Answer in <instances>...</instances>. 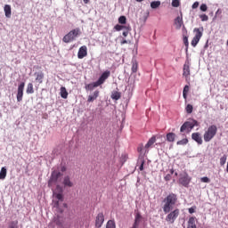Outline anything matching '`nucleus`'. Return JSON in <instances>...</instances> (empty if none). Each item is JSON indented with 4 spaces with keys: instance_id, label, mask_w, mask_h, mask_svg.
<instances>
[{
    "instance_id": "nucleus-1",
    "label": "nucleus",
    "mask_w": 228,
    "mask_h": 228,
    "mask_svg": "<svg viewBox=\"0 0 228 228\" xmlns=\"http://www.w3.org/2000/svg\"><path fill=\"white\" fill-rule=\"evenodd\" d=\"M163 211L167 215V213H170L172 209H174V206L177 204V194L171 192L169 193L164 200Z\"/></svg>"
},
{
    "instance_id": "nucleus-2",
    "label": "nucleus",
    "mask_w": 228,
    "mask_h": 228,
    "mask_svg": "<svg viewBox=\"0 0 228 228\" xmlns=\"http://www.w3.org/2000/svg\"><path fill=\"white\" fill-rule=\"evenodd\" d=\"M216 133H218V127H216V125L209 126L203 134L204 142H211L215 136H216Z\"/></svg>"
},
{
    "instance_id": "nucleus-3",
    "label": "nucleus",
    "mask_w": 228,
    "mask_h": 228,
    "mask_svg": "<svg viewBox=\"0 0 228 228\" xmlns=\"http://www.w3.org/2000/svg\"><path fill=\"white\" fill-rule=\"evenodd\" d=\"M80 35L81 29L79 28H74L63 37L62 42L69 44L73 42V40H76L77 37H79Z\"/></svg>"
},
{
    "instance_id": "nucleus-4",
    "label": "nucleus",
    "mask_w": 228,
    "mask_h": 228,
    "mask_svg": "<svg viewBox=\"0 0 228 228\" xmlns=\"http://www.w3.org/2000/svg\"><path fill=\"white\" fill-rule=\"evenodd\" d=\"M195 126H199V122L197 120L193 119L192 121H186L182 125L180 132L184 133V131H186V133H190Z\"/></svg>"
},
{
    "instance_id": "nucleus-5",
    "label": "nucleus",
    "mask_w": 228,
    "mask_h": 228,
    "mask_svg": "<svg viewBox=\"0 0 228 228\" xmlns=\"http://www.w3.org/2000/svg\"><path fill=\"white\" fill-rule=\"evenodd\" d=\"M195 36L191 40V45H192V47H197V44H199V42H200V38H202V32L204 31V28H194L193 29Z\"/></svg>"
},
{
    "instance_id": "nucleus-6",
    "label": "nucleus",
    "mask_w": 228,
    "mask_h": 228,
    "mask_svg": "<svg viewBox=\"0 0 228 228\" xmlns=\"http://www.w3.org/2000/svg\"><path fill=\"white\" fill-rule=\"evenodd\" d=\"M168 213L169 214L166 216V221H167L169 224H174L175 220H177L181 210H179V208H175V210H171Z\"/></svg>"
},
{
    "instance_id": "nucleus-7",
    "label": "nucleus",
    "mask_w": 228,
    "mask_h": 228,
    "mask_svg": "<svg viewBox=\"0 0 228 228\" xmlns=\"http://www.w3.org/2000/svg\"><path fill=\"white\" fill-rule=\"evenodd\" d=\"M61 175V174L60 173V171L52 172L50 180L48 182V186H51L53 184H56L58 183V179H60Z\"/></svg>"
},
{
    "instance_id": "nucleus-8",
    "label": "nucleus",
    "mask_w": 228,
    "mask_h": 228,
    "mask_svg": "<svg viewBox=\"0 0 228 228\" xmlns=\"http://www.w3.org/2000/svg\"><path fill=\"white\" fill-rule=\"evenodd\" d=\"M110 76H111V71L110 70H106L104 71L101 77H99V79L96 81V83L101 86V85H104V82L106 81V79H108V77H110Z\"/></svg>"
},
{
    "instance_id": "nucleus-9",
    "label": "nucleus",
    "mask_w": 228,
    "mask_h": 228,
    "mask_svg": "<svg viewBox=\"0 0 228 228\" xmlns=\"http://www.w3.org/2000/svg\"><path fill=\"white\" fill-rule=\"evenodd\" d=\"M87 55H88V48L86 47V45L81 46L77 53L78 60H83V58L86 57Z\"/></svg>"
},
{
    "instance_id": "nucleus-10",
    "label": "nucleus",
    "mask_w": 228,
    "mask_h": 228,
    "mask_svg": "<svg viewBox=\"0 0 228 228\" xmlns=\"http://www.w3.org/2000/svg\"><path fill=\"white\" fill-rule=\"evenodd\" d=\"M56 190L57 191H59V193L53 192V197L57 199V200H61V202H63V189L61 188V186L57 185Z\"/></svg>"
},
{
    "instance_id": "nucleus-11",
    "label": "nucleus",
    "mask_w": 228,
    "mask_h": 228,
    "mask_svg": "<svg viewBox=\"0 0 228 228\" xmlns=\"http://www.w3.org/2000/svg\"><path fill=\"white\" fill-rule=\"evenodd\" d=\"M24 86H25L24 82H22L18 86V93H17V101H18V102H20V101H22V97L24 95Z\"/></svg>"
},
{
    "instance_id": "nucleus-12",
    "label": "nucleus",
    "mask_w": 228,
    "mask_h": 228,
    "mask_svg": "<svg viewBox=\"0 0 228 228\" xmlns=\"http://www.w3.org/2000/svg\"><path fill=\"white\" fill-rule=\"evenodd\" d=\"M191 181V178H190L188 175H185L179 178L180 184H182V186H184L185 188H188V185L190 184Z\"/></svg>"
},
{
    "instance_id": "nucleus-13",
    "label": "nucleus",
    "mask_w": 228,
    "mask_h": 228,
    "mask_svg": "<svg viewBox=\"0 0 228 228\" xmlns=\"http://www.w3.org/2000/svg\"><path fill=\"white\" fill-rule=\"evenodd\" d=\"M103 224H104V214L101 212L96 216L95 225L96 227L100 228V227H102Z\"/></svg>"
},
{
    "instance_id": "nucleus-14",
    "label": "nucleus",
    "mask_w": 228,
    "mask_h": 228,
    "mask_svg": "<svg viewBox=\"0 0 228 228\" xmlns=\"http://www.w3.org/2000/svg\"><path fill=\"white\" fill-rule=\"evenodd\" d=\"M62 184L65 188H72L74 186V183H72L69 175L64 176Z\"/></svg>"
},
{
    "instance_id": "nucleus-15",
    "label": "nucleus",
    "mask_w": 228,
    "mask_h": 228,
    "mask_svg": "<svg viewBox=\"0 0 228 228\" xmlns=\"http://www.w3.org/2000/svg\"><path fill=\"white\" fill-rule=\"evenodd\" d=\"M101 92L99 90H96L93 93V94H90L87 97V102H94V101H96V99L99 97V94Z\"/></svg>"
},
{
    "instance_id": "nucleus-16",
    "label": "nucleus",
    "mask_w": 228,
    "mask_h": 228,
    "mask_svg": "<svg viewBox=\"0 0 228 228\" xmlns=\"http://www.w3.org/2000/svg\"><path fill=\"white\" fill-rule=\"evenodd\" d=\"M195 222H197V217H190L187 222V228H197V224Z\"/></svg>"
},
{
    "instance_id": "nucleus-17",
    "label": "nucleus",
    "mask_w": 228,
    "mask_h": 228,
    "mask_svg": "<svg viewBox=\"0 0 228 228\" xmlns=\"http://www.w3.org/2000/svg\"><path fill=\"white\" fill-rule=\"evenodd\" d=\"M183 14L181 16H177L176 19H175V26L176 29H181L183 27Z\"/></svg>"
},
{
    "instance_id": "nucleus-18",
    "label": "nucleus",
    "mask_w": 228,
    "mask_h": 228,
    "mask_svg": "<svg viewBox=\"0 0 228 228\" xmlns=\"http://www.w3.org/2000/svg\"><path fill=\"white\" fill-rule=\"evenodd\" d=\"M35 76H36L37 83H39V85H42L44 83V77H45L44 72L42 71L36 72Z\"/></svg>"
},
{
    "instance_id": "nucleus-19",
    "label": "nucleus",
    "mask_w": 228,
    "mask_h": 228,
    "mask_svg": "<svg viewBox=\"0 0 228 228\" xmlns=\"http://www.w3.org/2000/svg\"><path fill=\"white\" fill-rule=\"evenodd\" d=\"M191 138L192 140H194V142H197L199 145H202V142H203L202 136H200V133H193L191 134Z\"/></svg>"
},
{
    "instance_id": "nucleus-20",
    "label": "nucleus",
    "mask_w": 228,
    "mask_h": 228,
    "mask_svg": "<svg viewBox=\"0 0 228 228\" xmlns=\"http://www.w3.org/2000/svg\"><path fill=\"white\" fill-rule=\"evenodd\" d=\"M183 76H184V77H188V76H190V62L186 61L183 64Z\"/></svg>"
},
{
    "instance_id": "nucleus-21",
    "label": "nucleus",
    "mask_w": 228,
    "mask_h": 228,
    "mask_svg": "<svg viewBox=\"0 0 228 228\" xmlns=\"http://www.w3.org/2000/svg\"><path fill=\"white\" fill-rule=\"evenodd\" d=\"M4 11L5 13V17L7 19H11L12 18V6L10 4H5L4 7Z\"/></svg>"
},
{
    "instance_id": "nucleus-22",
    "label": "nucleus",
    "mask_w": 228,
    "mask_h": 228,
    "mask_svg": "<svg viewBox=\"0 0 228 228\" xmlns=\"http://www.w3.org/2000/svg\"><path fill=\"white\" fill-rule=\"evenodd\" d=\"M97 86H100L99 84L97 82H94L86 85L85 89L86 90V92H92V90H94V88H97Z\"/></svg>"
},
{
    "instance_id": "nucleus-23",
    "label": "nucleus",
    "mask_w": 228,
    "mask_h": 228,
    "mask_svg": "<svg viewBox=\"0 0 228 228\" xmlns=\"http://www.w3.org/2000/svg\"><path fill=\"white\" fill-rule=\"evenodd\" d=\"M110 97L113 101H118V99H120V97H122V94L118 91H114L111 93Z\"/></svg>"
},
{
    "instance_id": "nucleus-24",
    "label": "nucleus",
    "mask_w": 228,
    "mask_h": 228,
    "mask_svg": "<svg viewBox=\"0 0 228 228\" xmlns=\"http://www.w3.org/2000/svg\"><path fill=\"white\" fill-rule=\"evenodd\" d=\"M156 143V136H152L148 142L145 144V149H151V147H152V145H154Z\"/></svg>"
},
{
    "instance_id": "nucleus-25",
    "label": "nucleus",
    "mask_w": 228,
    "mask_h": 228,
    "mask_svg": "<svg viewBox=\"0 0 228 228\" xmlns=\"http://www.w3.org/2000/svg\"><path fill=\"white\" fill-rule=\"evenodd\" d=\"M175 134H174V133H168V134H167V135H166V138H167V142H175Z\"/></svg>"
},
{
    "instance_id": "nucleus-26",
    "label": "nucleus",
    "mask_w": 228,
    "mask_h": 228,
    "mask_svg": "<svg viewBox=\"0 0 228 228\" xmlns=\"http://www.w3.org/2000/svg\"><path fill=\"white\" fill-rule=\"evenodd\" d=\"M132 72L134 73L138 72V61L136 60L132 61Z\"/></svg>"
},
{
    "instance_id": "nucleus-27",
    "label": "nucleus",
    "mask_w": 228,
    "mask_h": 228,
    "mask_svg": "<svg viewBox=\"0 0 228 228\" xmlns=\"http://www.w3.org/2000/svg\"><path fill=\"white\" fill-rule=\"evenodd\" d=\"M61 97L62 99H67L69 97V93L67 92V88L61 87Z\"/></svg>"
},
{
    "instance_id": "nucleus-28",
    "label": "nucleus",
    "mask_w": 228,
    "mask_h": 228,
    "mask_svg": "<svg viewBox=\"0 0 228 228\" xmlns=\"http://www.w3.org/2000/svg\"><path fill=\"white\" fill-rule=\"evenodd\" d=\"M188 92H190V86H184L183 90V99H188Z\"/></svg>"
},
{
    "instance_id": "nucleus-29",
    "label": "nucleus",
    "mask_w": 228,
    "mask_h": 228,
    "mask_svg": "<svg viewBox=\"0 0 228 228\" xmlns=\"http://www.w3.org/2000/svg\"><path fill=\"white\" fill-rule=\"evenodd\" d=\"M6 174H7V169L6 167H2L0 171V179L4 181V179H6Z\"/></svg>"
},
{
    "instance_id": "nucleus-30",
    "label": "nucleus",
    "mask_w": 228,
    "mask_h": 228,
    "mask_svg": "<svg viewBox=\"0 0 228 228\" xmlns=\"http://www.w3.org/2000/svg\"><path fill=\"white\" fill-rule=\"evenodd\" d=\"M161 6V2L160 1H153L151 3V8L153 10H156V8H159Z\"/></svg>"
},
{
    "instance_id": "nucleus-31",
    "label": "nucleus",
    "mask_w": 228,
    "mask_h": 228,
    "mask_svg": "<svg viewBox=\"0 0 228 228\" xmlns=\"http://www.w3.org/2000/svg\"><path fill=\"white\" fill-rule=\"evenodd\" d=\"M106 228H117L115 224V220H109L106 224Z\"/></svg>"
},
{
    "instance_id": "nucleus-32",
    "label": "nucleus",
    "mask_w": 228,
    "mask_h": 228,
    "mask_svg": "<svg viewBox=\"0 0 228 228\" xmlns=\"http://www.w3.org/2000/svg\"><path fill=\"white\" fill-rule=\"evenodd\" d=\"M27 94H35V90L33 89V84L28 83L27 86Z\"/></svg>"
},
{
    "instance_id": "nucleus-33",
    "label": "nucleus",
    "mask_w": 228,
    "mask_h": 228,
    "mask_svg": "<svg viewBox=\"0 0 228 228\" xmlns=\"http://www.w3.org/2000/svg\"><path fill=\"white\" fill-rule=\"evenodd\" d=\"M185 110H186V113H188L189 115L193 113V105L191 104H188L186 107H185Z\"/></svg>"
},
{
    "instance_id": "nucleus-34",
    "label": "nucleus",
    "mask_w": 228,
    "mask_h": 228,
    "mask_svg": "<svg viewBox=\"0 0 228 228\" xmlns=\"http://www.w3.org/2000/svg\"><path fill=\"white\" fill-rule=\"evenodd\" d=\"M140 222H142V215L140 213H137L135 215L134 224L140 225Z\"/></svg>"
},
{
    "instance_id": "nucleus-35",
    "label": "nucleus",
    "mask_w": 228,
    "mask_h": 228,
    "mask_svg": "<svg viewBox=\"0 0 228 228\" xmlns=\"http://www.w3.org/2000/svg\"><path fill=\"white\" fill-rule=\"evenodd\" d=\"M177 145H187L188 138H183L176 142Z\"/></svg>"
},
{
    "instance_id": "nucleus-36",
    "label": "nucleus",
    "mask_w": 228,
    "mask_h": 228,
    "mask_svg": "<svg viewBox=\"0 0 228 228\" xmlns=\"http://www.w3.org/2000/svg\"><path fill=\"white\" fill-rule=\"evenodd\" d=\"M226 162H227V155H224L223 157L220 158L221 167H224V165H225Z\"/></svg>"
},
{
    "instance_id": "nucleus-37",
    "label": "nucleus",
    "mask_w": 228,
    "mask_h": 228,
    "mask_svg": "<svg viewBox=\"0 0 228 228\" xmlns=\"http://www.w3.org/2000/svg\"><path fill=\"white\" fill-rule=\"evenodd\" d=\"M171 4L174 8H179L181 2L179 0H173Z\"/></svg>"
},
{
    "instance_id": "nucleus-38",
    "label": "nucleus",
    "mask_w": 228,
    "mask_h": 228,
    "mask_svg": "<svg viewBox=\"0 0 228 228\" xmlns=\"http://www.w3.org/2000/svg\"><path fill=\"white\" fill-rule=\"evenodd\" d=\"M174 175V169H171L170 170V174H167L164 179L165 181H170V179H172V175Z\"/></svg>"
},
{
    "instance_id": "nucleus-39",
    "label": "nucleus",
    "mask_w": 228,
    "mask_h": 228,
    "mask_svg": "<svg viewBox=\"0 0 228 228\" xmlns=\"http://www.w3.org/2000/svg\"><path fill=\"white\" fill-rule=\"evenodd\" d=\"M126 22H127V19L126 18V16H120L118 18V23L119 24H126Z\"/></svg>"
},
{
    "instance_id": "nucleus-40",
    "label": "nucleus",
    "mask_w": 228,
    "mask_h": 228,
    "mask_svg": "<svg viewBox=\"0 0 228 228\" xmlns=\"http://www.w3.org/2000/svg\"><path fill=\"white\" fill-rule=\"evenodd\" d=\"M200 19H201L202 22H206L207 20H209V17L208 15H206V14H201L200 16Z\"/></svg>"
},
{
    "instance_id": "nucleus-41",
    "label": "nucleus",
    "mask_w": 228,
    "mask_h": 228,
    "mask_svg": "<svg viewBox=\"0 0 228 228\" xmlns=\"http://www.w3.org/2000/svg\"><path fill=\"white\" fill-rule=\"evenodd\" d=\"M114 29H116V31H122V29H124V25H118V24H117V25L114 27Z\"/></svg>"
},
{
    "instance_id": "nucleus-42",
    "label": "nucleus",
    "mask_w": 228,
    "mask_h": 228,
    "mask_svg": "<svg viewBox=\"0 0 228 228\" xmlns=\"http://www.w3.org/2000/svg\"><path fill=\"white\" fill-rule=\"evenodd\" d=\"M201 12H208V5L206 4H202L200 7Z\"/></svg>"
},
{
    "instance_id": "nucleus-43",
    "label": "nucleus",
    "mask_w": 228,
    "mask_h": 228,
    "mask_svg": "<svg viewBox=\"0 0 228 228\" xmlns=\"http://www.w3.org/2000/svg\"><path fill=\"white\" fill-rule=\"evenodd\" d=\"M200 181L201 183H211V180L207 176L201 177Z\"/></svg>"
},
{
    "instance_id": "nucleus-44",
    "label": "nucleus",
    "mask_w": 228,
    "mask_h": 228,
    "mask_svg": "<svg viewBox=\"0 0 228 228\" xmlns=\"http://www.w3.org/2000/svg\"><path fill=\"white\" fill-rule=\"evenodd\" d=\"M17 224H19L18 221H12L9 226V228H17Z\"/></svg>"
},
{
    "instance_id": "nucleus-45",
    "label": "nucleus",
    "mask_w": 228,
    "mask_h": 228,
    "mask_svg": "<svg viewBox=\"0 0 228 228\" xmlns=\"http://www.w3.org/2000/svg\"><path fill=\"white\" fill-rule=\"evenodd\" d=\"M197 209V207H191V208H189V213L191 214V215H193V213H195V210Z\"/></svg>"
},
{
    "instance_id": "nucleus-46",
    "label": "nucleus",
    "mask_w": 228,
    "mask_h": 228,
    "mask_svg": "<svg viewBox=\"0 0 228 228\" xmlns=\"http://www.w3.org/2000/svg\"><path fill=\"white\" fill-rule=\"evenodd\" d=\"M145 165V160H142V162H141V165H140V167H139V170L141 171V172H142V170H143V166Z\"/></svg>"
},
{
    "instance_id": "nucleus-47",
    "label": "nucleus",
    "mask_w": 228,
    "mask_h": 228,
    "mask_svg": "<svg viewBox=\"0 0 228 228\" xmlns=\"http://www.w3.org/2000/svg\"><path fill=\"white\" fill-rule=\"evenodd\" d=\"M53 208H60V201L59 200H53Z\"/></svg>"
},
{
    "instance_id": "nucleus-48",
    "label": "nucleus",
    "mask_w": 228,
    "mask_h": 228,
    "mask_svg": "<svg viewBox=\"0 0 228 228\" xmlns=\"http://www.w3.org/2000/svg\"><path fill=\"white\" fill-rule=\"evenodd\" d=\"M143 151V144H140L138 147H137V152H142Z\"/></svg>"
},
{
    "instance_id": "nucleus-49",
    "label": "nucleus",
    "mask_w": 228,
    "mask_h": 228,
    "mask_svg": "<svg viewBox=\"0 0 228 228\" xmlns=\"http://www.w3.org/2000/svg\"><path fill=\"white\" fill-rule=\"evenodd\" d=\"M199 8V2H195L193 4H192V10H195Z\"/></svg>"
},
{
    "instance_id": "nucleus-50",
    "label": "nucleus",
    "mask_w": 228,
    "mask_h": 228,
    "mask_svg": "<svg viewBox=\"0 0 228 228\" xmlns=\"http://www.w3.org/2000/svg\"><path fill=\"white\" fill-rule=\"evenodd\" d=\"M123 29H126V31H131V27L123 25Z\"/></svg>"
},
{
    "instance_id": "nucleus-51",
    "label": "nucleus",
    "mask_w": 228,
    "mask_h": 228,
    "mask_svg": "<svg viewBox=\"0 0 228 228\" xmlns=\"http://www.w3.org/2000/svg\"><path fill=\"white\" fill-rule=\"evenodd\" d=\"M61 172H67V167L65 166L61 167Z\"/></svg>"
},
{
    "instance_id": "nucleus-52",
    "label": "nucleus",
    "mask_w": 228,
    "mask_h": 228,
    "mask_svg": "<svg viewBox=\"0 0 228 228\" xmlns=\"http://www.w3.org/2000/svg\"><path fill=\"white\" fill-rule=\"evenodd\" d=\"M183 43H184V45L188 47V37H184L183 38Z\"/></svg>"
},
{
    "instance_id": "nucleus-53",
    "label": "nucleus",
    "mask_w": 228,
    "mask_h": 228,
    "mask_svg": "<svg viewBox=\"0 0 228 228\" xmlns=\"http://www.w3.org/2000/svg\"><path fill=\"white\" fill-rule=\"evenodd\" d=\"M129 35V30H126L123 32V37H127Z\"/></svg>"
},
{
    "instance_id": "nucleus-54",
    "label": "nucleus",
    "mask_w": 228,
    "mask_h": 228,
    "mask_svg": "<svg viewBox=\"0 0 228 228\" xmlns=\"http://www.w3.org/2000/svg\"><path fill=\"white\" fill-rule=\"evenodd\" d=\"M125 44H127V40H126V39L121 41V45H124Z\"/></svg>"
},
{
    "instance_id": "nucleus-55",
    "label": "nucleus",
    "mask_w": 228,
    "mask_h": 228,
    "mask_svg": "<svg viewBox=\"0 0 228 228\" xmlns=\"http://www.w3.org/2000/svg\"><path fill=\"white\" fill-rule=\"evenodd\" d=\"M138 225H140V224H137L136 223H134V224H133V227H132V228H138Z\"/></svg>"
},
{
    "instance_id": "nucleus-56",
    "label": "nucleus",
    "mask_w": 228,
    "mask_h": 228,
    "mask_svg": "<svg viewBox=\"0 0 228 228\" xmlns=\"http://www.w3.org/2000/svg\"><path fill=\"white\" fill-rule=\"evenodd\" d=\"M83 2L85 3V4H88L90 3V0H83Z\"/></svg>"
},
{
    "instance_id": "nucleus-57",
    "label": "nucleus",
    "mask_w": 228,
    "mask_h": 228,
    "mask_svg": "<svg viewBox=\"0 0 228 228\" xmlns=\"http://www.w3.org/2000/svg\"><path fill=\"white\" fill-rule=\"evenodd\" d=\"M137 1V3H142V1H143V0H136Z\"/></svg>"
}]
</instances>
